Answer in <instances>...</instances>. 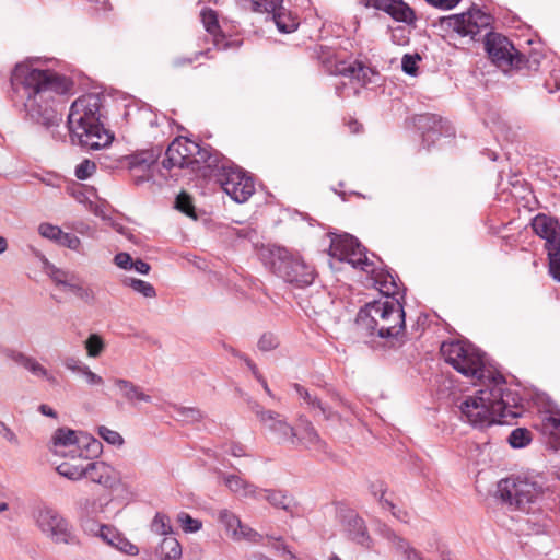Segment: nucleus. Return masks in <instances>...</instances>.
<instances>
[{"mask_svg": "<svg viewBox=\"0 0 560 560\" xmlns=\"http://www.w3.org/2000/svg\"><path fill=\"white\" fill-rule=\"evenodd\" d=\"M236 235L240 242H249L253 245H259L258 233L249 226L237 229Z\"/></svg>", "mask_w": 560, "mask_h": 560, "instance_id": "nucleus-51", "label": "nucleus"}, {"mask_svg": "<svg viewBox=\"0 0 560 560\" xmlns=\"http://www.w3.org/2000/svg\"><path fill=\"white\" fill-rule=\"evenodd\" d=\"M156 155L150 151H142L127 158V165L136 185L145 182H155L153 168L155 167Z\"/></svg>", "mask_w": 560, "mask_h": 560, "instance_id": "nucleus-17", "label": "nucleus"}, {"mask_svg": "<svg viewBox=\"0 0 560 560\" xmlns=\"http://www.w3.org/2000/svg\"><path fill=\"white\" fill-rule=\"evenodd\" d=\"M332 72L355 80L362 85L371 82V77L376 74L373 69L358 60L352 62L341 61L335 66V70Z\"/></svg>", "mask_w": 560, "mask_h": 560, "instance_id": "nucleus-24", "label": "nucleus"}, {"mask_svg": "<svg viewBox=\"0 0 560 560\" xmlns=\"http://www.w3.org/2000/svg\"><path fill=\"white\" fill-rule=\"evenodd\" d=\"M298 396L312 411H316L322 415L325 420H332L336 413L328 406L324 405L320 399L308 392L305 387L300 384L293 385Z\"/></svg>", "mask_w": 560, "mask_h": 560, "instance_id": "nucleus-30", "label": "nucleus"}, {"mask_svg": "<svg viewBox=\"0 0 560 560\" xmlns=\"http://www.w3.org/2000/svg\"><path fill=\"white\" fill-rule=\"evenodd\" d=\"M96 171V164L90 160H83L75 167V176L79 179L89 178Z\"/></svg>", "mask_w": 560, "mask_h": 560, "instance_id": "nucleus-49", "label": "nucleus"}, {"mask_svg": "<svg viewBox=\"0 0 560 560\" xmlns=\"http://www.w3.org/2000/svg\"><path fill=\"white\" fill-rule=\"evenodd\" d=\"M446 363L466 377L483 381V387L475 396H468L460 405L463 417L476 428L506 422L522 412L518 393L506 388L505 378L486 368L485 354L472 343L454 340L441 345Z\"/></svg>", "mask_w": 560, "mask_h": 560, "instance_id": "nucleus-1", "label": "nucleus"}, {"mask_svg": "<svg viewBox=\"0 0 560 560\" xmlns=\"http://www.w3.org/2000/svg\"><path fill=\"white\" fill-rule=\"evenodd\" d=\"M100 537L109 546L115 547L126 555L136 556L139 552V549L136 545L130 542L116 528L112 526L104 525L100 527Z\"/></svg>", "mask_w": 560, "mask_h": 560, "instance_id": "nucleus-28", "label": "nucleus"}, {"mask_svg": "<svg viewBox=\"0 0 560 560\" xmlns=\"http://www.w3.org/2000/svg\"><path fill=\"white\" fill-rule=\"evenodd\" d=\"M103 525L96 523L93 518L85 517L82 520V527L85 533L100 537V527Z\"/></svg>", "mask_w": 560, "mask_h": 560, "instance_id": "nucleus-58", "label": "nucleus"}, {"mask_svg": "<svg viewBox=\"0 0 560 560\" xmlns=\"http://www.w3.org/2000/svg\"><path fill=\"white\" fill-rule=\"evenodd\" d=\"M220 166L212 167L210 172H203L205 176H214L223 190L236 202L242 203L255 191L254 180L246 173L232 165L224 156L220 155Z\"/></svg>", "mask_w": 560, "mask_h": 560, "instance_id": "nucleus-8", "label": "nucleus"}, {"mask_svg": "<svg viewBox=\"0 0 560 560\" xmlns=\"http://www.w3.org/2000/svg\"><path fill=\"white\" fill-rule=\"evenodd\" d=\"M57 472L70 480L77 481L84 478L85 465H72L70 463H61L56 468Z\"/></svg>", "mask_w": 560, "mask_h": 560, "instance_id": "nucleus-39", "label": "nucleus"}, {"mask_svg": "<svg viewBox=\"0 0 560 560\" xmlns=\"http://www.w3.org/2000/svg\"><path fill=\"white\" fill-rule=\"evenodd\" d=\"M548 248V267L551 278L560 282V247Z\"/></svg>", "mask_w": 560, "mask_h": 560, "instance_id": "nucleus-43", "label": "nucleus"}, {"mask_svg": "<svg viewBox=\"0 0 560 560\" xmlns=\"http://www.w3.org/2000/svg\"><path fill=\"white\" fill-rule=\"evenodd\" d=\"M370 273L373 287L383 294V299H399L404 303L405 292L400 290L399 279H396L388 270H377L375 267L371 268Z\"/></svg>", "mask_w": 560, "mask_h": 560, "instance_id": "nucleus-19", "label": "nucleus"}, {"mask_svg": "<svg viewBox=\"0 0 560 560\" xmlns=\"http://www.w3.org/2000/svg\"><path fill=\"white\" fill-rule=\"evenodd\" d=\"M177 522L186 533H196L202 527V523L199 520L191 517L185 512H180L177 515Z\"/></svg>", "mask_w": 560, "mask_h": 560, "instance_id": "nucleus-45", "label": "nucleus"}, {"mask_svg": "<svg viewBox=\"0 0 560 560\" xmlns=\"http://www.w3.org/2000/svg\"><path fill=\"white\" fill-rule=\"evenodd\" d=\"M14 106L24 112L25 118L40 124L56 139L60 133L62 116L57 108V98L70 90L69 80L51 70L35 68L32 63H19L11 74Z\"/></svg>", "mask_w": 560, "mask_h": 560, "instance_id": "nucleus-2", "label": "nucleus"}, {"mask_svg": "<svg viewBox=\"0 0 560 560\" xmlns=\"http://www.w3.org/2000/svg\"><path fill=\"white\" fill-rule=\"evenodd\" d=\"M374 497H378V502L384 510H388L392 512L393 516L401 522H408L409 515L407 511L397 509L396 505L385 497L386 490L383 488V485H372Z\"/></svg>", "mask_w": 560, "mask_h": 560, "instance_id": "nucleus-34", "label": "nucleus"}, {"mask_svg": "<svg viewBox=\"0 0 560 560\" xmlns=\"http://www.w3.org/2000/svg\"><path fill=\"white\" fill-rule=\"evenodd\" d=\"M63 366L73 372V373H78V374H82L83 372V369H85L88 365L84 364L80 359L78 358H74V357H68L63 360L62 362Z\"/></svg>", "mask_w": 560, "mask_h": 560, "instance_id": "nucleus-53", "label": "nucleus"}, {"mask_svg": "<svg viewBox=\"0 0 560 560\" xmlns=\"http://www.w3.org/2000/svg\"><path fill=\"white\" fill-rule=\"evenodd\" d=\"M84 478L106 489H113L119 483V477L115 468L102 460L88 463Z\"/></svg>", "mask_w": 560, "mask_h": 560, "instance_id": "nucleus-20", "label": "nucleus"}, {"mask_svg": "<svg viewBox=\"0 0 560 560\" xmlns=\"http://www.w3.org/2000/svg\"><path fill=\"white\" fill-rule=\"evenodd\" d=\"M359 329L383 339H397L405 332V311L399 299H380L366 303L357 315Z\"/></svg>", "mask_w": 560, "mask_h": 560, "instance_id": "nucleus-4", "label": "nucleus"}, {"mask_svg": "<svg viewBox=\"0 0 560 560\" xmlns=\"http://www.w3.org/2000/svg\"><path fill=\"white\" fill-rule=\"evenodd\" d=\"M54 453L71 458H92L102 453V443L91 434L68 428H59L52 435Z\"/></svg>", "mask_w": 560, "mask_h": 560, "instance_id": "nucleus-7", "label": "nucleus"}, {"mask_svg": "<svg viewBox=\"0 0 560 560\" xmlns=\"http://www.w3.org/2000/svg\"><path fill=\"white\" fill-rule=\"evenodd\" d=\"M220 155L217 150L211 147H201L199 143L185 138L175 139L167 148L165 159L162 162L164 168L172 167H192L207 168L208 172L212 167L220 166Z\"/></svg>", "mask_w": 560, "mask_h": 560, "instance_id": "nucleus-6", "label": "nucleus"}, {"mask_svg": "<svg viewBox=\"0 0 560 560\" xmlns=\"http://www.w3.org/2000/svg\"><path fill=\"white\" fill-rule=\"evenodd\" d=\"M97 432L100 436L110 445L119 446L124 444V439L117 431H114L105 425H101L98 427Z\"/></svg>", "mask_w": 560, "mask_h": 560, "instance_id": "nucleus-47", "label": "nucleus"}, {"mask_svg": "<svg viewBox=\"0 0 560 560\" xmlns=\"http://www.w3.org/2000/svg\"><path fill=\"white\" fill-rule=\"evenodd\" d=\"M206 54H207V51H198V52L194 54L192 57H189V58L177 57V58L173 59L172 65L175 68L185 67V66H188V65L192 63L194 61L198 60V58L200 56L206 55Z\"/></svg>", "mask_w": 560, "mask_h": 560, "instance_id": "nucleus-60", "label": "nucleus"}, {"mask_svg": "<svg viewBox=\"0 0 560 560\" xmlns=\"http://www.w3.org/2000/svg\"><path fill=\"white\" fill-rule=\"evenodd\" d=\"M295 442H290L291 445H303L310 451L318 453H327V444L320 438L313 423L304 417H300L298 427L294 428Z\"/></svg>", "mask_w": 560, "mask_h": 560, "instance_id": "nucleus-18", "label": "nucleus"}, {"mask_svg": "<svg viewBox=\"0 0 560 560\" xmlns=\"http://www.w3.org/2000/svg\"><path fill=\"white\" fill-rule=\"evenodd\" d=\"M1 353L4 358L13 361L18 365L24 368L27 372H30L33 376L42 378L46 381L51 386L59 385V381L55 373L45 368L37 359L34 357L27 355L22 351L4 348L1 350Z\"/></svg>", "mask_w": 560, "mask_h": 560, "instance_id": "nucleus-16", "label": "nucleus"}, {"mask_svg": "<svg viewBox=\"0 0 560 560\" xmlns=\"http://www.w3.org/2000/svg\"><path fill=\"white\" fill-rule=\"evenodd\" d=\"M264 493V498L276 509H281L293 515L298 503L293 495L282 490L264 489L258 491V495Z\"/></svg>", "mask_w": 560, "mask_h": 560, "instance_id": "nucleus-29", "label": "nucleus"}, {"mask_svg": "<svg viewBox=\"0 0 560 560\" xmlns=\"http://www.w3.org/2000/svg\"><path fill=\"white\" fill-rule=\"evenodd\" d=\"M0 435H2L12 445L18 446L20 444L18 435L1 420Z\"/></svg>", "mask_w": 560, "mask_h": 560, "instance_id": "nucleus-57", "label": "nucleus"}, {"mask_svg": "<svg viewBox=\"0 0 560 560\" xmlns=\"http://www.w3.org/2000/svg\"><path fill=\"white\" fill-rule=\"evenodd\" d=\"M249 409L256 415L260 424L280 443L295 442L294 428L280 413L265 409L259 402L247 399Z\"/></svg>", "mask_w": 560, "mask_h": 560, "instance_id": "nucleus-10", "label": "nucleus"}, {"mask_svg": "<svg viewBox=\"0 0 560 560\" xmlns=\"http://www.w3.org/2000/svg\"><path fill=\"white\" fill-rule=\"evenodd\" d=\"M508 441L513 448H522L530 443L532 433L525 428H516L510 433Z\"/></svg>", "mask_w": 560, "mask_h": 560, "instance_id": "nucleus-41", "label": "nucleus"}, {"mask_svg": "<svg viewBox=\"0 0 560 560\" xmlns=\"http://www.w3.org/2000/svg\"><path fill=\"white\" fill-rule=\"evenodd\" d=\"M201 22L206 28V31L214 36V46L219 49L221 48L220 40L217 37V34L219 32V23H218V16L215 11L211 9H202L200 12Z\"/></svg>", "mask_w": 560, "mask_h": 560, "instance_id": "nucleus-37", "label": "nucleus"}, {"mask_svg": "<svg viewBox=\"0 0 560 560\" xmlns=\"http://www.w3.org/2000/svg\"><path fill=\"white\" fill-rule=\"evenodd\" d=\"M177 412L187 421H200L203 418L202 412L192 407H179Z\"/></svg>", "mask_w": 560, "mask_h": 560, "instance_id": "nucleus-52", "label": "nucleus"}, {"mask_svg": "<svg viewBox=\"0 0 560 560\" xmlns=\"http://www.w3.org/2000/svg\"><path fill=\"white\" fill-rule=\"evenodd\" d=\"M308 302L311 304L313 312L319 315L327 311L325 305L327 303H330L331 301L329 300L325 292H318L317 294L312 296V299Z\"/></svg>", "mask_w": 560, "mask_h": 560, "instance_id": "nucleus-48", "label": "nucleus"}, {"mask_svg": "<svg viewBox=\"0 0 560 560\" xmlns=\"http://www.w3.org/2000/svg\"><path fill=\"white\" fill-rule=\"evenodd\" d=\"M81 375L84 376L85 382L91 386H100L104 384V380L102 378V376L94 373L89 366L83 369Z\"/></svg>", "mask_w": 560, "mask_h": 560, "instance_id": "nucleus-56", "label": "nucleus"}, {"mask_svg": "<svg viewBox=\"0 0 560 560\" xmlns=\"http://www.w3.org/2000/svg\"><path fill=\"white\" fill-rule=\"evenodd\" d=\"M155 555L161 560H178L182 557V546L173 536H166L155 550Z\"/></svg>", "mask_w": 560, "mask_h": 560, "instance_id": "nucleus-33", "label": "nucleus"}, {"mask_svg": "<svg viewBox=\"0 0 560 560\" xmlns=\"http://www.w3.org/2000/svg\"><path fill=\"white\" fill-rule=\"evenodd\" d=\"M132 269L141 275H147L150 271V265L141 259L133 260Z\"/></svg>", "mask_w": 560, "mask_h": 560, "instance_id": "nucleus-62", "label": "nucleus"}, {"mask_svg": "<svg viewBox=\"0 0 560 560\" xmlns=\"http://www.w3.org/2000/svg\"><path fill=\"white\" fill-rule=\"evenodd\" d=\"M491 20V15L480 9H471L467 13L448 16L446 23L459 35L475 38L482 28L490 25Z\"/></svg>", "mask_w": 560, "mask_h": 560, "instance_id": "nucleus-12", "label": "nucleus"}, {"mask_svg": "<svg viewBox=\"0 0 560 560\" xmlns=\"http://www.w3.org/2000/svg\"><path fill=\"white\" fill-rule=\"evenodd\" d=\"M337 518L341 524L343 532L351 540L362 546L370 547L371 538L369 536L365 522L354 510L343 504H339L337 506Z\"/></svg>", "mask_w": 560, "mask_h": 560, "instance_id": "nucleus-15", "label": "nucleus"}, {"mask_svg": "<svg viewBox=\"0 0 560 560\" xmlns=\"http://www.w3.org/2000/svg\"><path fill=\"white\" fill-rule=\"evenodd\" d=\"M278 346V340L272 334H264L258 340V349L261 351H270Z\"/></svg>", "mask_w": 560, "mask_h": 560, "instance_id": "nucleus-54", "label": "nucleus"}, {"mask_svg": "<svg viewBox=\"0 0 560 560\" xmlns=\"http://www.w3.org/2000/svg\"><path fill=\"white\" fill-rule=\"evenodd\" d=\"M122 282L126 287L131 288L133 291L140 293L144 298L152 299L156 296V291L150 282L132 277H126Z\"/></svg>", "mask_w": 560, "mask_h": 560, "instance_id": "nucleus-38", "label": "nucleus"}, {"mask_svg": "<svg viewBox=\"0 0 560 560\" xmlns=\"http://www.w3.org/2000/svg\"><path fill=\"white\" fill-rule=\"evenodd\" d=\"M541 431L544 434L553 439L552 447L558 450L560 447V417L549 415L542 418Z\"/></svg>", "mask_w": 560, "mask_h": 560, "instance_id": "nucleus-35", "label": "nucleus"}, {"mask_svg": "<svg viewBox=\"0 0 560 560\" xmlns=\"http://www.w3.org/2000/svg\"><path fill=\"white\" fill-rule=\"evenodd\" d=\"M175 208L180 212L185 213L187 217L192 218L195 220L197 219L192 199L187 192L183 191L176 197Z\"/></svg>", "mask_w": 560, "mask_h": 560, "instance_id": "nucleus-42", "label": "nucleus"}, {"mask_svg": "<svg viewBox=\"0 0 560 560\" xmlns=\"http://www.w3.org/2000/svg\"><path fill=\"white\" fill-rule=\"evenodd\" d=\"M115 264L121 269H132L133 259L128 253H119L114 258Z\"/></svg>", "mask_w": 560, "mask_h": 560, "instance_id": "nucleus-59", "label": "nucleus"}, {"mask_svg": "<svg viewBox=\"0 0 560 560\" xmlns=\"http://www.w3.org/2000/svg\"><path fill=\"white\" fill-rule=\"evenodd\" d=\"M384 536L392 544L393 548L397 553H400L406 560H420L419 553L409 546V544L401 537H399L390 528L384 529Z\"/></svg>", "mask_w": 560, "mask_h": 560, "instance_id": "nucleus-32", "label": "nucleus"}, {"mask_svg": "<svg viewBox=\"0 0 560 560\" xmlns=\"http://www.w3.org/2000/svg\"><path fill=\"white\" fill-rule=\"evenodd\" d=\"M113 384L117 388L118 394L131 406H136L138 402H151L152 397L144 393L143 388L133 382L115 377Z\"/></svg>", "mask_w": 560, "mask_h": 560, "instance_id": "nucleus-25", "label": "nucleus"}, {"mask_svg": "<svg viewBox=\"0 0 560 560\" xmlns=\"http://www.w3.org/2000/svg\"><path fill=\"white\" fill-rule=\"evenodd\" d=\"M63 288L84 302H92L94 300L93 291L84 285V282L75 275H73Z\"/></svg>", "mask_w": 560, "mask_h": 560, "instance_id": "nucleus-36", "label": "nucleus"}, {"mask_svg": "<svg viewBox=\"0 0 560 560\" xmlns=\"http://www.w3.org/2000/svg\"><path fill=\"white\" fill-rule=\"evenodd\" d=\"M218 521L224 526L233 540H256V536H259L250 527L244 525L240 517L228 509H222L218 512Z\"/></svg>", "mask_w": 560, "mask_h": 560, "instance_id": "nucleus-21", "label": "nucleus"}, {"mask_svg": "<svg viewBox=\"0 0 560 560\" xmlns=\"http://www.w3.org/2000/svg\"><path fill=\"white\" fill-rule=\"evenodd\" d=\"M266 268L289 283L304 288L315 279L314 268L288 247H257Z\"/></svg>", "mask_w": 560, "mask_h": 560, "instance_id": "nucleus-5", "label": "nucleus"}, {"mask_svg": "<svg viewBox=\"0 0 560 560\" xmlns=\"http://www.w3.org/2000/svg\"><path fill=\"white\" fill-rule=\"evenodd\" d=\"M218 478L237 498H258V488L240 475L219 471Z\"/></svg>", "mask_w": 560, "mask_h": 560, "instance_id": "nucleus-22", "label": "nucleus"}, {"mask_svg": "<svg viewBox=\"0 0 560 560\" xmlns=\"http://www.w3.org/2000/svg\"><path fill=\"white\" fill-rule=\"evenodd\" d=\"M101 100L96 94H86L75 100L68 115V130L72 140L92 150L110 143L113 137L100 122Z\"/></svg>", "mask_w": 560, "mask_h": 560, "instance_id": "nucleus-3", "label": "nucleus"}, {"mask_svg": "<svg viewBox=\"0 0 560 560\" xmlns=\"http://www.w3.org/2000/svg\"><path fill=\"white\" fill-rule=\"evenodd\" d=\"M270 546L278 552H281L282 555H287L288 559H293L294 556L289 549V547L285 545L283 539L281 537L272 538L270 537Z\"/></svg>", "mask_w": 560, "mask_h": 560, "instance_id": "nucleus-55", "label": "nucleus"}, {"mask_svg": "<svg viewBox=\"0 0 560 560\" xmlns=\"http://www.w3.org/2000/svg\"><path fill=\"white\" fill-rule=\"evenodd\" d=\"M38 411L46 417H50L54 419L57 418V412L50 406H48L46 404L39 405Z\"/></svg>", "mask_w": 560, "mask_h": 560, "instance_id": "nucleus-64", "label": "nucleus"}, {"mask_svg": "<svg viewBox=\"0 0 560 560\" xmlns=\"http://www.w3.org/2000/svg\"><path fill=\"white\" fill-rule=\"evenodd\" d=\"M32 254L34 257V264L38 265L56 285L63 288L65 284L73 277V272L57 268L38 249L33 248Z\"/></svg>", "mask_w": 560, "mask_h": 560, "instance_id": "nucleus-27", "label": "nucleus"}, {"mask_svg": "<svg viewBox=\"0 0 560 560\" xmlns=\"http://www.w3.org/2000/svg\"><path fill=\"white\" fill-rule=\"evenodd\" d=\"M485 46L491 60L499 67H518L522 62V56L515 50L512 43L501 34H487Z\"/></svg>", "mask_w": 560, "mask_h": 560, "instance_id": "nucleus-11", "label": "nucleus"}, {"mask_svg": "<svg viewBox=\"0 0 560 560\" xmlns=\"http://www.w3.org/2000/svg\"><path fill=\"white\" fill-rule=\"evenodd\" d=\"M38 233L46 240L57 242L60 245H72L74 242H79L75 235L65 233L59 226L50 223H42L38 226Z\"/></svg>", "mask_w": 560, "mask_h": 560, "instance_id": "nucleus-31", "label": "nucleus"}, {"mask_svg": "<svg viewBox=\"0 0 560 560\" xmlns=\"http://www.w3.org/2000/svg\"><path fill=\"white\" fill-rule=\"evenodd\" d=\"M533 231L546 240V245H560V223L557 219L538 214L532 222Z\"/></svg>", "mask_w": 560, "mask_h": 560, "instance_id": "nucleus-23", "label": "nucleus"}, {"mask_svg": "<svg viewBox=\"0 0 560 560\" xmlns=\"http://www.w3.org/2000/svg\"><path fill=\"white\" fill-rule=\"evenodd\" d=\"M420 60V56L416 55H405L401 60V68L405 73L409 75H416L418 71L417 62Z\"/></svg>", "mask_w": 560, "mask_h": 560, "instance_id": "nucleus-50", "label": "nucleus"}, {"mask_svg": "<svg viewBox=\"0 0 560 560\" xmlns=\"http://www.w3.org/2000/svg\"><path fill=\"white\" fill-rule=\"evenodd\" d=\"M373 5L398 22L411 23L415 20L412 9L402 0H374Z\"/></svg>", "mask_w": 560, "mask_h": 560, "instance_id": "nucleus-26", "label": "nucleus"}, {"mask_svg": "<svg viewBox=\"0 0 560 560\" xmlns=\"http://www.w3.org/2000/svg\"><path fill=\"white\" fill-rule=\"evenodd\" d=\"M36 524L56 542H68L70 539L68 522L52 509H40L36 515Z\"/></svg>", "mask_w": 560, "mask_h": 560, "instance_id": "nucleus-14", "label": "nucleus"}, {"mask_svg": "<svg viewBox=\"0 0 560 560\" xmlns=\"http://www.w3.org/2000/svg\"><path fill=\"white\" fill-rule=\"evenodd\" d=\"M226 453L231 454L234 457H241L245 455V448L241 444L232 443L226 450Z\"/></svg>", "mask_w": 560, "mask_h": 560, "instance_id": "nucleus-63", "label": "nucleus"}, {"mask_svg": "<svg viewBox=\"0 0 560 560\" xmlns=\"http://www.w3.org/2000/svg\"><path fill=\"white\" fill-rule=\"evenodd\" d=\"M425 1L436 8L444 9V10H451L454 7H456L460 0H425Z\"/></svg>", "mask_w": 560, "mask_h": 560, "instance_id": "nucleus-61", "label": "nucleus"}, {"mask_svg": "<svg viewBox=\"0 0 560 560\" xmlns=\"http://www.w3.org/2000/svg\"><path fill=\"white\" fill-rule=\"evenodd\" d=\"M84 343L88 355L91 358H97L105 348L102 337L97 334L90 335Z\"/></svg>", "mask_w": 560, "mask_h": 560, "instance_id": "nucleus-44", "label": "nucleus"}, {"mask_svg": "<svg viewBox=\"0 0 560 560\" xmlns=\"http://www.w3.org/2000/svg\"><path fill=\"white\" fill-rule=\"evenodd\" d=\"M366 249V247H363ZM328 255L330 257V266L335 269H340L339 264H347L355 269H361L368 273L371 268H374V261L370 260L366 252L362 247H328Z\"/></svg>", "mask_w": 560, "mask_h": 560, "instance_id": "nucleus-13", "label": "nucleus"}, {"mask_svg": "<svg viewBox=\"0 0 560 560\" xmlns=\"http://www.w3.org/2000/svg\"><path fill=\"white\" fill-rule=\"evenodd\" d=\"M328 236L330 238V245H361L355 236L346 232H330Z\"/></svg>", "mask_w": 560, "mask_h": 560, "instance_id": "nucleus-46", "label": "nucleus"}, {"mask_svg": "<svg viewBox=\"0 0 560 560\" xmlns=\"http://www.w3.org/2000/svg\"><path fill=\"white\" fill-rule=\"evenodd\" d=\"M498 492L511 508L528 512L542 494V489L535 481L517 477L502 479L498 483Z\"/></svg>", "mask_w": 560, "mask_h": 560, "instance_id": "nucleus-9", "label": "nucleus"}, {"mask_svg": "<svg viewBox=\"0 0 560 560\" xmlns=\"http://www.w3.org/2000/svg\"><path fill=\"white\" fill-rule=\"evenodd\" d=\"M151 532L158 535L171 536L173 535V528L168 516L163 513H156L151 522Z\"/></svg>", "mask_w": 560, "mask_h": 560, "instance_id": "nucleus-40", "label": "nucleus"}]
</instances>
